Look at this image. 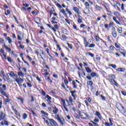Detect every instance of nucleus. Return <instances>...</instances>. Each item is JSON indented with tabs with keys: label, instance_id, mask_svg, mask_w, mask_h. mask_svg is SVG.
Returning <instances> with one entry per match:
<instances>
[{
	"label": "nucleus",
	"instance_id": "f257e3e1",
	"mask_svg": "<svg viewBox=\"0 0 126 126\" xmlns=\"http://www.w3.org/2000/svg\"><path fill=\"white\" fill-rule=\"evenodd\" d=\"M55 119L57 120V121L61 123V124L62 126H63V123H64V118H61V117H60V115L56 114L55 115Z\"/></svg>",
	"mask_w": 126,
	"mask_h": 126
},
{
	"label": "nucleus",
	"instance_id": "f03ea898",
	"mask_svg": "<svg viewBox=\"0 0 126 126\" xmlns=\"http://www.w3.org/2000/svg\"><path fill=\"white\" fill-rule=\"evenodd\" d=\"M109 77H110V78H112L111 79V82H112V83H113V84H114V85L115 86H116L117 87H118V86H119V84H117V82L115 81V78H116V76H115V75L114 74H110L109 75Z\"/></svg>",
	"mask_w": 126,
	"mask_h": 126
},
{
	"label": "nucleus",
	"instance_id": "7ed1b4c3",
	"mask_svg": "<svg viewBox=\"0 0 126 126\" xmlns=\"http://www.w3.org/2000/svg\"><path fill=\"white\" fill-rule=\"evenodd\" d=\"M24 80L22 79L21 78H18V76H17L15 79L14 81H12V82H17V83H20L21 82H23Z\"/></svg>",
	"mask_w": 126,
	"mask_h": 126
},
{
	"label": "nucleus",
	"instance_id": "20e7f679",
	"mask_svg": "<svg viewBox=\"0 0 126 126\" xmlns=\"http://www.w3.org/2000/svg\"><path fill=\"white\" fill-rule=\"evenodd\" d=\"M118 106H119L120 108H122V109H123L121 113L122 114H123V115H124V116H125V117H126V111L125 109V107L123 106V105L121 103H118Z\"/></svg>",
	"mask_w": 126,
	"mask_h": 126
},
{
	"label": "nucleus",
	"instance_id": "39448f33",
	"mask_svg": "<svg viewBox=\"0 0 126 126\" xmlns=\"http://www.w3.org/2000/svg\"><path fill=\"white\" fill-rule=\"evenodd\" d=\"M48 120H49V123L53 124L54 126H59V125L58 124V123H57L55 121V120H54L53 119H48Z\"/></svg>",
	"mask_w": 126,
	"mask_h": 126
},
{
	"label": "nucleus",
	"instance_id": "423d86ee",
	"mask_svg": "<svg viewBox=\"0 0 126 126\" xmlns=\"http://www.w3.org/2000/svg\"><path fill=\"white\" fill-rule=\"evenodd\" d=\"M126 68L122 67V68H118L116 69V70L117 71H119V72H124V71H126Z\"/></svg>",
	"mask_w": 126,
	"mask_h": 126
},
{
	"label": "nucleus",
	"instance_id": "0eeeda50",
	"mask_svg": "<svg viewBox=\"0 0 126 126\" xmlns=\"http://www.w3.org/2000/svg\"><path fill=\"white\" fill-rule=\"evenodd\" d=\"M95 116H97V118H98V119H99L100 120H102V116H101V114H100V112L96 111Z\"/></svg>",
	"mask_w": 126,
	"mask_h": 126
},
{
	"label": "nucleus",
	"instance_id": "6e6552de",
	"mask_svg": "<svg viewBox=\"0 0 126 126\" xmlns=\"http://www.w3.org/2000/svg\"><path fill=\"white\" fill-rule=\"evenodd\" d=\"M62 102L63 103V106L64 109L65 110L66 112H68V109H67V107H66V105H65V101H64V100H63Z\"/></svg>",
	"mask_w": 126,
	"mask_h": 126
},
{
	"label": "nucleus",
	"instance_id": "1a4fd4ad",
	"mask_svg": "<svg viewBox=\"0 0 126 126\" xmlns=\"http://www.w3.org/2000/svg\"><path fill=\"white\" fill-rule=\"evenodd\" d=\"M68 68L71 71H73V70H74V65L73 64H70L69 65Z\"/></svg>",
	"mask_w": 126,
	"mask_h": 126
},
{
	"label": "nucleus",
	"instance_id": "9d476101",
	"mask_svg": "<svg viewBox=\"0 0 126 126\" xmlns=\"http://www.w3.org/2000/svg\"><path fill=\"white\" fill-rule=\"evenodd\" d=\"M54 109L53 110V112L54 114H55V115H57V114H58V112H59V109L56 106H54Z\"/></svg>",
	"mask_w": 126,
	"mask_h": 126
},
{
	"label": "nucleus",
	"instance_id": "9b49d317",
	"mask_svg": "<svg viewBox=\"0 0 126 126\" xmlns=\"http://www.w3.org/2000/svg\"><path fill=\"white\" fill-rule=\"evenodd\" d=\"M87 83L88 85H89L93 89H94V88L92 86L93 85V82L92 81H88Z\"/></svg>",
	"mask_w": 126,
	"mask_h": 126
},
{
	"label": "nucleus",
	"instance_id": "f8f14e48",
	"mask_svg": "<svg viewBox=\"0 0 126 126\" xmlns=\"http://www.w3.org/2000/svg\"><path fill=\"white\" fill-rule=\"evenodd\" d=\"M10 76H11V77H15V78L18 76L17 74H15L14 72L11 71L10 73Z\"/></svg>",
	"mask_w": 126,
	"mask_h": 126
},
{
	"label": "nucleus",
	"instance_id": "ddd939ff",
	"mask_svg": "<svg viewBox=\"0 0 126 126\" xmlns=\"http://www.w3.org/2000/svg\"><path fill=\"white\" fill-rule=\"evenodd\" d=\"M85 115H86V113L84 112H80V116H81L83 119H86Z\"/></svg>",
	"mask_w": 126,
	"mask_h": 126
},
{
	"label": "nucleus",
	"instance_id": "4468645a",
	"mask_svg": "<svg viewBox=\"0 0 126 126\" xmlns=\"http://www.w3.org/2000/svg\"><path fill=\"white\" fill-rule=\"evenodd\" d=\"M42 55H43V56H44L45 55L44 54V52L42 50H40V54L39 55L41 57L42 60H43V61H45V59H44V58H43V56H42Z\"/></svg>",
	"mask_w": 126,
	"mask_h": 126
},
{
	"label": "nucleus",
	"instance_id": "2eb2a0df",
	"mask_svg": "<svg viewBox=\"0 0 126 126\" xmlns=\"http://www.w3.org/2000/svg\"><path fill=\"white\" fill-rule=\"evenodd\" d=\"M78 17H79V18H78V19L77 20V22L78 23H82V19H83L82 17H81V16L79 15Z\"/></svg>",
	"mask_w": 126,
	"mask_h": 126
},
{
	"label": "nucleus",
	"instance_id": "dca6fc26",
	"mask_svg": "<svg viewBox=\"0 0 126 126\" xmlns=\"http://www.w3.org/2000/svg\"><path fill=\"white\" fill-rule=\"evenodd\" d=\"M73 99H72V97L71 96H69V102H70V103H68V105H72V102H73Z\"/></svg>",
	"mask_w": 126,
	"mask_h": 126
},
{
	"label": "nucleus",
	"instance_id": "f3484780",
	"mask_svg": "<svg viewBox=\"0 0 126 126\" xmlns=\"http://www.w3.org/2000/svg\"><path fill=\"white\" fill-rule=\"evenodd\" d=\"M113 19L116 22V24L121 25V23H120V22H119V21H118V20H117V18H116V17H113Z\"/></svg>",
	"mask_w": 126,
	"mask_h": 126
},
{
	"label": "nucleus",
	"instance_id": "a211bd4d",
	"mask_svg": "<svg viewBox=\"0 0 126 126\" xmlns=\"http://www.w3.org/2000/svg\"><path fill=\"white\" fill-rule=\"evenodd\" d=\"M118 32L119 33V34H122L123 33V28L120 27L117 29Z\"/></svg>",
	"mask_w": 126,
	"mask_h": 126
},
{
	"label": "nucleus",
	"instance_id": "6ab92c4d",
	"mask_svg": "<svg viewBox=\"0 0 126 126\" xmlns=\"http://www.w3.org/2000/svg\"><path fill=\"white\" fill-rule=\"evenodd\" d=\"M112 35L114 38H117V32L116 31H114L112 32Z\"/></svg>",
	"mask_w": 126,
	"mask_h": 126
},
{
	"label": "nucleus",
	"instance_id": "aec40b11",
	"mask_svg": "<svg viewBox=\"0 0 126 126\" xmlns=\"http://www.w3.org/2000/svg\"><path fill=\"white\" fill-rule=\"evenodd\" d=\"M70 93L71 94V95L73 97V100H75V96H74V94H75L76 92L74 91H71Z\"/></svg>",
	"mask_w": 126,
	"mask_h": 126
},
{
	"label": "nucleus",
	"instance_id": "412c9836",
	"mask_svg": "<svg viewBox=\"0 0 126 126\" xmlns=\"http://www.w3.org/2000/svg\"><path fill=\"white\" fill-rule=\"evenodd\" d=\"M114 15L117 16V17H120V16H121V15L120 14V13H119V12H118L117 11H115L114 12Z\"/></svg>",
	"mask_w": 126,
	"mask_h": 126
},
{
	"label": "nucleus",
	"instance_id": "4be33fe9",
	"mask_svg": "<svg viewBox=\"0 0 126 126\" xmlns=\"http://www.w3.org/2000/svg\"><path fill=\"white\" fill-rule=\"evenodd\" d=\"M18 75L21 77H23V76H24V74H23L22 72H18Z\"/></svg>",
	"mask_w": 126,
	"mask_h": 126
},
{
	"label": "nucleus",
	"instance_id": "5701e85b",
	"mask_svg": "<svg viewBox=\"0 0 126 126\" xmlns=\"http://www.w3.org/2000/svg\"><path fill=\"white\" fill-rule=\"evenodd\" d=\"M86 70L89 73H90V72H91L92 71V70L88 67H86Z\"/></svg>",
	"mask_w": 126,
	"mask_h": 126
},
{
	"label": "nucleus",
	"instance_id": "b1692460",
	"mask_svg": "<svg viewBox=\"0 0 126 126\" xmlns=\"http://www.w3.org/2000/svg\"><path fill=\"white\" fill-rule=\"evenodd\" d=\"M97 76V74H96V73L93 72H92L91 73V76H92V77H95V76Z\"/></svg>",
	"mask_w": 126,
	"mask_h": 126
},
{
	"label": "nucleus",
	"instance_id": "393cba45",
	"mask_svg": "<svg viewBox=\"0 0 126 126\" xmlns=\"http://www.w3.org/2000/svg\"><path fill=\"white\" fill-rule=\"evenodd\" d=\"M0 115H0L1 116V118L2 119V120H3V119H4V117H5V115L2 112H1Z\"/></svg>",
	"mask_w": 126,
	"mask_h": 126
},
{
	"label": "nucleus",
	"instance_id": "a878e982",
	"mask_svg": "<svg viewBox=\"0 0 126 126\" xmlns=\"http://www.w3.org/2000/svg\"><path fill=\"white\" fill-rule=\"evenodd\" d=\"M96 41H97V42H99V41H100V37H99V36H97V35H94V36Z\"/></svg>",
	"mask_w": 126,
	"mask_h": 126
},
{
	"label": "nucleus",
	"instance_id": "bb28decb",
	"mask_svg": "<svg viewBox=\"0 0 126 126\" xmlns=\"http://www.w3.org/2000/svg\"><path fill=\"white\" fill-rule=\"evenodd\" d=\"M72 84L73 85L74 88H77V85H76V83H75V82H74V81H72Z\"/></svg>",
	"mask_w": 126,
	"mask_h": 126
},
{
	"label": "nucleus",
	"instance_id": "cd10ccee",
	"mask_svg": "<svg viewBox=\"0 0 126 126\" xmlns=\"http://www.w3.org/2000/svg\"><path fill=\"white\" fill-rule=\"evenodd\" d=\"M95 8L97 9V10H101V9H102V7L98 6L97 5H95Z\"/></svg>",
	"mask_w": 126,
	"mask_h": 126
},
{
	"label": "nucleus",
	"instance_id": "c85d7f7f",
	"mask_svg": "<svg viewBox=\"0 0 126 126\" xmlns=\"http://www.w3.org/2000/svg\"><path fill=\"white\" fill-rule=\"evenodd\" d=\"M28 115L26 114V113H24L23 115V119L24 120H26L27 119Z\"/></svg>",
	"mask_w": 126,
	"mask_h": 126
},
{
	"label": "nucleus",
	"instance_id": "c756f323",
	"mask_svg": "<svg viewBox=\"0 0 126 126\" xmlns=\"http://www.w3.org/2000/svg\"><path fill=\"white\" fill-rule=\"evenodd\" d=\"M7 41H8V43L9 44H11V43H12V41L11 40V39H10V38L9 37H7Z\"/></svg>",
	"mask_w": 126,
	"mask_h": 126
},
{
	"label": "nucleus",
	"instance_id": "7c9ffc66",
	"mask_svg": "<svg viewBox=\"0 0 126 126\" xmlns=\"http://www.w3.org/2000/svg\"><path fill=\"white\" fill-rule=\"evenodd\" d=\"M109 66H112L113 68H117V65L116 64H111L109 65Z\"/></svg>",
	"mask_w": 126,
	"mask_h": 126
},
{
	"label": "nucleus",
	"instance_id": "2f4dec72",
	"mask_svg": "<svg viewBox=\"0 0 126 126\" xmlns=\"http://www.w3.org/2000/svg\"><path fill=\"white\" fill-rule=\"evenodd\" d=\"M10 14V11L9 10H7L6 12H5V15H8Z\"/></svg>",
	"mask_w": 126,
	"mask_h": 126
},
{
	"label": "nucleus",
	"instance_id": "473e14b6",
	"mask_svg": "<svg viewBox=\"0 0 126 126\" xmlns=\"http://www.w3.org/2000/svg\"><path fill=\"white\" fill-rule=\"evenodd\" d=\"M73 10H74L75 12L78 13L79 10L78 9V8L75 7L73 8Z\"/></svg>",
	"mask_w": 126,
	"mask_h": 126
},
{
	"label": "nucleus",
	"instance_id": "72a5a7b5",
	"mask_svg": "<svg viewBox=\"0 0 126 126\" xmlns=\"http://www.w3.org/2000/svg\"><path fill=\"white\" fill-rule=\"evenodd\" d=\"M67 44L68 45V47L71 50L72 49V45L68 43H67Z\"/></svg>",
	"mask_w": 126,
	"mask_h": 126
},
{
	"label": "nucleus",
	"instance_id": "f704fd0d",
	"mask_svg": "<svg viewBox=\"0 0 126 126\" xmlns=\"http://www.w3.org/2000/svg\"><path fill=\"white\" fill-rule=\"evenodd\" d=\"M4 47L5 48V49H6V50H7V51H9V52H10L11 51V49H10V48L7 47L5 45H4Z\"/></svg>",
	"mask_w": 126,
	"mask_h": 126
},
{
	"label": "nucleus",
	"instance_id": "c9c22d12",
	"mask_svg": "<svg viewBox=\"0 0 126 126\" xmlns=\"http://www.w3.org/2000/svg\"><path fill=\"white\" fill-rule=\"evenodd\" d=\"M66 11L69 14V16H70V15H71L72 14V13H71V12H70L69 11V10H68V9H66Z\"/></svg>",
	"mask_w": 126,
	"mask_h": 126
},
{
	"label": "nucleus",
	"instance_id": "e433bc0d",
	"mask_svg": "<svg viewBox=\"0 0 126 126\" xmlns=\"http://www.w3.org/2000/svg\"><path fill=\"white\" fill-rule=\"evenodd\" d=\"M88 47H89V48H94V47H95V44H91L89 45V46Z\"/></svg>",
	"mask_w": 126,
	"mask_h": 126
},
{
	"label": "nucleus",
	"instance_id": "4c0bfd02",
	"mask_svg": "<svg viewBox=\"0 0 126 126\" xmlns=\"http://www.w3.org/2000/svg\"><path fill=\"white\" fill-rule=\"evenodd\" d=\"M105 7L107 9V10H110V7L109 6V4H106L105 6Z\"/></svg>",
	"mask_w": 126,
	"mask_h": 126
},
{
	"label": "nucleus",
	"instance_id": "58836bf2",
	"mask_svg": "<svg viewBox=\"0 0 126 126\" xmlns=\"http://www.w3.org/2000/svg\"><path fill=\"white\" fill-rule=\"evenodd\" d=\"M109 27H112V26H114V22H110L109 24Z\"/></svg>",
	"mask_w": 126,
	"mask_h": 126
},
{
	"label": "nucleus",
	"instance_id": "ea45409f",
	"mask_svg": "<svg viewBox=\"0 0 126 126\" xmlns=\"http://www.w3.org/2000/svg\"><path fill=\"white\" fill-rule=\"evenodd\" d=\"M85 4L86 7H89V6H90V4H89V3H88V2H86Z\"/></svg>",
	"mask_w": 126,
	"mask_h": 126
},
{
	"label": "nucleus",
	"instance_id": "a19ab883",
	"mask_svg": "<svg viewBox=\"0 0 126 126\" xmlns=\"http://www.w3.org/2000/svg\"><path fill=\"white\" fill-rule=\"evenodd\" d=\"M89 42H85V43H84V45H85V47H86V48H87V47H88V45H89Z\"/></svg>",
	"mask_w": 126,
	"mask_h": 126
},
{
	"label": "nucleus",
	"instance_id": "79ce46f5",
	"mask_svg": "<svg viewBox=\"0 0 126 126\" xmlns=\"http://www.w3.org/2000/svg\"><path fill=\"white\" fill-rule=\"evenodd\" d=\"M119 52L121 53V54H123V53H125V51L122 49H119Z\"/></svg>",
	"mask_w": 126,
	"mask_h": 126
},
{
	"label": "nucleus",
	"instance_id": "37998d69",
	"mask_svg": "<svg viewBox=\"0 0 126 126\" xmlns=\"http://www.w3.org/2000/svg\"><path fill=\"white\" fill-rule=\"evenodd\" d=\"M46 98L48 99V100H52V98L51 96H49V95L47 94L46 95Z\"/></svg>",
	"mask_w": 126,
	"mask_h": 126
},
{
	"label": "nucleus",
	"instance_id": "c03bdc74",
	"mask_svg": "<svg viewBox=\"0 0 126 126\" xmlns=\"http://www.w3.org/2000/svg\"><path fill=\"white\" fill-rule=\"evenodd\" d=\"M73 27L74 29H75L77 31H78V29H77V26H76V25H73Z\"/></svg>",
	"mask_w": 126,
	"mask_h": 126
},
{
	"label": "nucleus",
	"instance_id": "a18cd8bd",
	"mask_svg": "<svg viewBox=\"0 0 126 126\" xmlns=\"http://www.w3.org/2000/svg\"><path fill=\"white\" fill-rule=\"evenodd\" d=\"M85 118L86 119H89L90 118H91V117L89 116V115L87 114L86 113V115H85Z\"/></svg>",
	"mask_w": 126,
	"mask_h": 126
},
{
	"label": "nucleus",
	"instance_id": "49530a36",
	"mask_svg": "<svg viewBox=\"0 0 126 126\" xmlns=\"http://www.w3.org/2000/svg\"><path fill=\"white\" fill-rule=\"evenodd\" d=\"M121 93L123 94V95H124V96H126V92L122 91L121 92Z\"/></svg>",
	"mask_w": 126,
	"mask_h": 126
},
{
	"label": "nucleus",
	"instance_id": "de8ad7c7",
	"mask_svg": "<svg viewBox=\"0 0 126 126\" xmlns=\"http://www.w3.org/2000/svg\"><path fill=\"white\" fill-rule=\"evenodd\" d=\"M124 7H125V4H122L121 7L122 10H124Z\"/></svg>",
	"mask_w": 126,
	"mask_h": 126
},
{
	"label": "nucleus",
	"instance_id": "09e8293b",
	"mask_svg": "<svg viewBox=\"0 0 126 126\" xmlns=\"http://www.w3.org/2000/svg\"><path fill=\"white\" fill-rule=\"evenodd\" d=\"M0 93H1V94L2 95H4V96H6V94L3 91V92H1Z\"/></svg>",
	"mask_w": 126,
	"mask_h": 126
},
{
	"label": "nucleus",
	"instance_id": "8fccbe9b",
	"mask_svg": "<svg viewBox=\"0 0 126 126\" xmlns=\"http://www.w3.org/2000/svg\"><path fill=\"white\" fill-rule=\"evenodd\" d=\"M86 77L88 80H91V79H92V78H91L90 76H87Z\"/></svg>",
	"mask_w": 126,
	"mask_h": 126
},
{
	"label": "nucleus",
	"instance_id": "3c124183",
	"mask_svg": "<svg viewBox=\"0 0 126 126\" xmlns=\"http://www.w3.org/2000/svg\"><path fill=\"white\" fill-rule=\"evenodd\" d=\"M23 6H25V7H28V6H29V4H28L27 3H24Z\"/></svg>",
	"mask_w": 126,
	"mask_h": 126
},
{
	"label": "nucleus",
	"instance_id": "603ef678",
	"mask_svg": "<svg viewBox=\"0 0 126 126\" xmlns=\"http://www.w3.org/2000/svg\"><path fill=\"white\" fill-rule=\"evenodd\" d=\"M18 100H20L22 103H23V99L21 97H18Z\"/></svg>",
	"mask_w": 126,
	"mask_h": 126
},
{
	"label": "nucleus",
	"instance_id": "864d4df0",
	"mask_svg": "<svg viewBox=\"0 0 126 126\" xmlns=\"http://www.w3.org/2000/svg\"><path fill=\"white\" fill-rule=\"evenodd\" d=\"M65 21H66V22H67V23L68 24H70V22H69V21L68 20V19H65Z\"/></svg>",
	"mask_w": 126,
	"mask_h": 126
},
{
	"label": "nucleus",
	"instance_id": "5fc2aeb1",
	"mask_svg": "<svg viewBox=\"0 0 126 126\" xmlns=\"http://www.w3.org/2000/svg\"><path fill=\"white\" fill-rule=\"evenodd\" d=\"M61 13H63V14H64L65 13V11H64V9H62L61 10Z\"/></svg>",
	"mask_w": 126,
	"mask_h": 126
},
{
	"label": "nucleus",
	"instance_id": "6e6d98bb",
	"mask_svg": "<svg viewBox=\"0 0 126 126\" xmlns=\"http://www.w3.org/2000/svg\"><path fill=\"white\" fill-rule=\"evenodd\" d=\"M41 94H42L43 96H46V93H45L43 90L41 91Z\"/></svg>",
	"mask_w": 126,
	"mask_h": 126
},
{
	"label": "nucleus",
	"instance_id": "4d7b16f0",
	"mask_svg": "<svg viewBox=\"0 0 126 126\" xmlns=\"http://www.w3.org/2000/svg\"><path fill=\"white\" fill-rule=\"evenodd\" d=\"M109 122H110V126H113V122H112V120L110 119V118H109Z\"/></svg>",
	"mask_w": 126,
	"mask_h": 126
},
{
	"label": "nucleus",
	"instance_id": "13d9d810",
	"mask_svg": "<svg viewBox=\"0 0 126 126\" xmlns=\"http://www.w3.org/2000/svg\"><path fill=\"white\" fill-rule=\"evenodd\" d=\"M4 40L2 39V38H0V44H3Z\"/></svg>",
	"mask_w": 126,
	"mask_h": 126
},
{
	"label": "nucleus",
	"instance_id": "bf43d9fd",
	"mask_svg": "<svg viewBox=\"0 0 126 126\" xmlns=\"http://www.w3.org/2000/svg\"><path fill=\"white\" fill-rule=\"evenodd\" d=\"M94 122L95 123H98L99 122V119H98V118H95L94 120Z\"/></svg>",
	"mask_w": 126,
	"mask_h": 126
},
{
	"label": "nucleus",
	"instance_id": "052dcab7",
	"mask_svg": "<svg viewBox=\"0 0 126 126\" xmlns=\"http://www.w3.org/2000/svg\"><path fill=\"white\" fill-rule=\"evenodd\" d=\"M0 52L3 55H4V51L2 50V49H1L0 50Z\"/></svg>",
	"mask_w": 126,
	"mask_h": 126
},
{
	"label": "nucleus",
	"instance_id": "680f3d73",
	"mask_svg": "<svg viewBox=\"0 0 126 126\" xmlns=\"http://www.w3.org/2000/svg\"><path fill=\"white\" fill-rule=\"evenodd\" d=\"M105 126H111V125H110V124H109L108 123L106 122V123H105Z\"/></svg>",
	"mask_w": 126,
	"mask_h": 126
},
{
	"label": "nucleus",
	"instance_id": "e2e57ef3",
	"mask_svg": "<svg viewBox=\"0 0 126 126\" xmlns=\"http://www.w3.org/2000/svg\"><path fill=\"white\" fill-rule=\"evenodd\" d=\"M54 28H55V29H59V26L58 25H55Z\"/></svg>",
	"mask_w": 126,
	"mask_h": 126
},
{
	"label": "nucleus",
	"instance_id": "0e129e2a",
	"mask_svg": "<svg viewBox=\"0 0 126 126\" xmlns=\"http://www.w3.org/2000/svg\"><path fill=\"white\" fill-rule=\"evenodd\" d=\"M115 46L116 48H117V49H119L120 48V46H119L118 45V44H117V43L115 44Z\"/></svg>",
	"mask_w": 126,
	"mask_h": 126
},
{
	"label": "nucleus",
	"instance_id": "69168bd1",
	"mask_svg": "<svg viewBox=\"0 0 126 126\" xmlns=\"http://www.w3.org/2000/svg\"><path fill=\"white\" fill-rule=\"evenodd\" d=\"M93 42V40L91 39H89L88 42L89 44H91Z\"/></svg>",
	"mask_w": 126,
	"mask_h": 126
},
{
	"label": "nucleus",
	"instance_id": "338daca9",
	"mask_svg": "<svg viewBox=\"0 0 126 126\" xmlns=\"http://www.w3.org/2000/svg\"><path fill=\"white\" fill-rule=\"evenodd\" d=\"M27 85L28 87H32V85L29 83H27Z\"/></svg>",
	"mask_w": 126,
	"mask_h": 126
},
{
	"label": "nucleus",
	"instance_id": "774afa93",
	"mask_svg": "<svg viewBox=\"0 0 126 126\" xmlns=\"http://www.w3.org/2000/svg\"><path fill=\"white\" fill-rule=\"evenodd\" d=\"M19 48H20L21 49H24V45L20 44L19 46Z\"/></svg>",
	"mask_w": 126,
	"mask_h": 126
}]
</instances>
